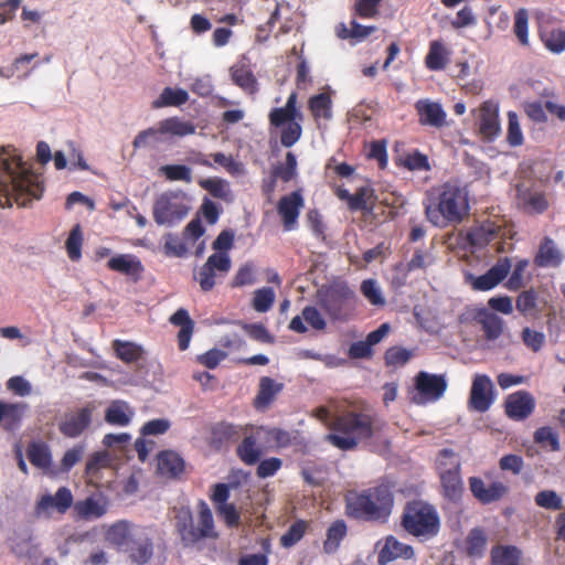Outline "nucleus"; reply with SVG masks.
Here are the masks:
<instances>
[{
  "label": "nucleus",
  "instance_id": "17",
  "mask_svg": "<svg viewBox=\"0 0 565 565\" xmlns=\"http://www.w3.org/2000/svg\"><path fill=\"white\" fill-rule=\"evenodd\" d=\"M418 120L422 125L441 128L447 125V113L443 106L430 99H419L415 103Z\"/></svg>",
  "mask_w": 565,
  "mask_h": 565
},
{
  "label": "nucleus",
  "instance_id": "58",
  "mask_svg": "<svg viewBox=\"0 0 565 565\" xmlns=\"http://www.w3.org/2000/svg\"><path fill=\"white\" fill-rule=\"evenodd\" d=\"M300 121L301 120H294L284 126L281 136H280V141H281L282 146L291 147L300 139V136H301Z\"/></svg>",
  "mask_w": 565,
  "mask_h": 565
},
{
  "label": "nucleus",
  "instance_id": "32",
  "mask_svg": "<svg viewBox=\"0 0 565 565\" xmlns=\"http://www.w3.org/2000/svg\"><path fill=\"white\" fill-rule=\"evenodd\" d=\"M189 100V94L182 88L166 87L159 97L152 102L153 108L181 106Z\"/></svg>",
  "mask_w": 565,
  "mask_h": 565
},
{
  "label": "nucleus",
  "instance_id": "7",
  "mask_svg": "<svg viewBox=\"0 0 565 565\" xmlns=\"http://www.w3.org/2000/svg\"><path fill=\"white\" fill-rule=\"evenodd\" d=\"M403 526L413 536L427 541L439 532L438 512L433 505L423 501L409 503L404 511Z\"/></svg>",
  "mask_w": 565,
  "mask_h": 565
},
{
  "label": "nucleus",
  "instance_id": "63",
  "mask_svg": "<svg viewBox=\"0 0 565 565\" xmlns=\"http://www.w3.org/2000/svg\"><path fill=\"white\" fill-rule=\"evenodd\" d=\"M216 511L228 526L234 527L239 525L241 515L233 503L217 505Z\"/></svg>",
  "mask_w": 565,
  "mask_h": 565
},
{
  "label": "nucleus",
  "instance_id": "50",
  "mask_svg": "<svg viewBox=\"0 0 565 565\" xmlns=\"http://www.w3.org/2000/svg\"><path fill=\"white\" fill-rule=\"evenodd\" d=\"M534 501L537 507L546 510H561L563 508V499L554 490H543L537 492Z\"/></svg>",
  "mask_w": 565,
  "mask_h": 565
},
{
  "label": "nucleus",
  "instance_id": "3",
  "mask_svg": "<svg viewBox=\"0 0 565 565\" xmlns=\"http://www.w3.org/2000/svg\"><path fill=\"white\" fill-rule=\"evenodd\" d=\"M468 211L469 203L466 191L450 183L440 186L425 204L427 220L438 227L460 223Z\"/></svg>",
  "mask_w": 565,
  "mask_h": 565
},
{
  "label": "nucleus",
  "instance_id": "57",
  "mask_svg": "<svg viewBox=\"0 0 565 565\" xmlns=\"http://www.w3.org/2000/svg\"><path fill=\"white\" fill-rule=\"evenodd\" d=\"M529 15L526 10L520 9L514 17V32L522 44L529 43Z\"/></svg>",
  "mask_w": 565,
  "mask_h": 565
},
{
  "label": "nucleus",
  "instance_id": "41",
  "mask_svg": "<svg viewBox=\"0 0 565 565\" xmlns=\"http://www.w3.org/2000/svg\"><path fill=\"white\" fill-rule=\"evenodd\" d=\"M28 457L31 463L44 471L52 465V456L49 448L42 444H32L28 449Z\"/></svg>",
  "mask_w": 565,
  "mask_h": 565
},
{
  "label": "nucleus",
  "instance_id": "44",
  "mask_svg": "<svg viewBox=\"0 0 565 565\" xmlns=\"http://www.w3.org/2000/svg\"><path fill=\"white\" fill-rule=\"evenodd\" d=\"M159 173L166 177L169 181H181L184 183H191L192 169L184 164H166L159 168Z\"/></svg>",
  "mask_w": 565,
  "mask_h": 565
},
{
  "label": "nucleus",
  "instance_id": "18",
  "mask_svg": "<svg viewBox=\"0 0 565 565\" xmlns=\"http://www.w3.org/2000/svg\"><path fill=\"white\" fill-rule=\"evenodd\" d=\"M303 206V199L298 191L282 196L278 203V214L280 215L286 231H292L297 226V220L300 210Z\"/></svg>",
  "mask_w": 565,
  "mask_h": 565
},
{
  "label": "nucleus",
  "instance_id": "45",
  "mask_svg": "<svg viewBox=\"0 0 565 565\" xmlns=\"http://www.w3.org/2000/svg\"><path fill=\"white\" fill-rule=\"evenodd\" d=\"M276 299L275 291L270 287H263L254 291L252 307L257 312H267Z\"/></svg>",
  "mask_w": 565,
  "mask_h": 565
},
{
  "label": "nucleus",
  "instance_id": "13",
  "mask_svg": "<svg viewBox=\"0 0 565 565\" xmlns=\"http://www.w3.org/2000/svg\"><path fill=\"white\" fill-rule=\"evenodd\" d=\"M95 409V405L88 404L66 414L58 424L60 431L70 438L78 437L89 427Z\"/></svg>",
  "mask_w": 565,
  "mask_h": 565
},
{
  "label": "nucleus",
  "instance_id": "55",
  "mask_svg": "<svg viewBox=\"0 0 565 565\" xmlns=\"http://www.w3.org/2000/svg\"><path fill=\"white\" fill-rule=\"evenodd\" d=\"M83 236L81 232L79 225H76L71 231L67 239H66V250L68 257L72 260H78L81 258V249H82Z\"/></svg>",
  "mask_w": 565,
  "mask_h": 565
},
{
  "label": "nucleus",
  "instance_id": "54",
  "mask_svg": "<svg viewBox=\"0 0 565 565\" xmlns=\"http://www.w3.org/2000/svg\"><path fill=\"white\" fill-rule=\"evenodd\" d=\"M129 534L130 529L128 523L118 522L108 529L106 533V540L114 545L122 546L126 543Z\"/></svg>",
  "mask_w": 565,
  "mask_h": 565
},
{
  "label": "nucleus",
  "instance_id": "38",
  "mask_svg": "<svg viewBox=\"0 0 565 565\" xmlns=\"http://www.w3.org/2000/svg\"><path fill=\"white\" fill-rule=\"evenodd\" d=\"M168 140L167 135L160 129V121L146 130L140 131L134 139L132 146L138 149L147 146H157Z\"/></svg>",
  "mask_w": 565,
  "mask_h": 565
},
{
  "label": "nucleus",
  "instance_id": "52",
  "mask_svg": "<svg viewBox=\"0 0 565 565\" xmlns=\"http://www.w3.org/2000/svg\"><path fill=\"white\" fill-rule=\"evenodd\" d=\"M361 292L374 306H383L385 299L382 289L374 279H366L361 284Z\"/></svg>",
  "mask_w": 565,
  "mask_h": 565
},
{
  "label": "nucleus",
  "instance_id": "34",
  "mask_svg": "<svg viewBox=\"0 0 565 565\" xmlns=\"http://www.w3.org/2000/svg\"><path fill=\"white\" fill-rule=\"evenodd\" d=\"M114 458L107 450L93 452L86 462V475L89 478H97L103 469L110 468L113 466Z\"/></svg>",
  "mask_w": 565,
  "mask_h": 565
},
{
  "label": "nucleus",
  "instance_id": "10",
  "mask_svg": "<svg viewBox=\"0 0 565 565\" xmlns=\"http://www.w3.org/2000/svg\"><path fill=\"white\" fill-rule=\"evenodd\" d=\"M438 467L444 495L451 501L460 499L463 487L459 472V462L452 450L444 449L439 454Z\"/></svg>",
  "mask_w": 565,
  "mask_h": 565
},
{
  "label": "nucleus",
  "instance_id": "61",
  "mask_svg": "<svg viewBox=\"0 0 565 565\" xmlns=\"http://www.w3.org/2000/svg\"><path fill=\"white\" fill-rule=\"evenodd\" d=\"M412 358V352L405 348L394 347L386 351L385 360L388 365L402 366Z\"/></svg>",
  "mask_w": 565,
  "mask_h": 565
},
{
  "label": "nucleus",
  "instance_id": "37",
  "mask_svg": "<svg viewBox=\"0 0 565 565\" xmlns=\"http://www.w3.org/2000/svg\"><path fill=\"white\" fill-rule=\"evenodd\" d=\"M492 565H519L521 551L514 546H495L491 551Z\"/></svg>",
  "mask_w": 565,
  "mask_h": 565
},
{
  "label": "nucleus",
  "instance_id": "59",
  "mask_svg": "<svg viewBox=\"0 0 565 565\" xmlns=\"http://www.w3.org/2000/svg\"><path fill=\"white\" fill-rule=\"evenodd\" d=\"M306 531V523L302 521L294 523L288 531L281 536L280 543L284 547H291L299 542Z\"/></svg>",
  "mask_w": 565,
  "mask_h": 565
},
{
  "label": "nucleus",
  "instance_id": "28",
  "mask_svg": "<svg viewBox=\"0 0 565 565\" xmlns=\"http://www.w3.org/2000/svg\"><path fill=\"white\" fill-rule=\"evenodd\" d=\"M108 267L127 276H138L142 271L140 260L130 254H119L108 260Z\"/></svg>",
  "mask_w": 565,
  "mask_h": 565
},
{
  "label": "nucleus",
  "instance_id": "12",
  "mask_svg": "<svg viewBox=\"0 0 565 565\" xmlns=\"http://www.w3.org/2000/svg\"><path fill=\"white\" fill-rule=\"evenodd\" d=\"M74 502L71 490L66 487L57 489L55 494L44 493L36 501L34 511L39 518H51L53 513L64 514Z\"/></svg>",
  "mask_w": 565,
  "mask_h": 565
},
{
  "label": "nucleus",
  "instance_id": "48",
  "mask_svg": "<svg viewBox=\"0 0 565 565\" xmlns=\"http://www.w3.org/2000/svg\"><path fill=\"white\" fill-rule=\"evenodd\" d=\"M281 383H277L270 377H263L259 383L257 403L260 405L269 404L274 399V397L281 391Z\"/></svg>",
  "mask_w": 565,
  "mask_h": 565
},
{
  "label": "nucleus",
  "instance_id": "24",
  "mask_svg": "<svg viewBox=\"0 0 565 565\" xmlns=\"http://www.w3.org/2000/svg\"><path fill=\"white\" fill-rule=\"evenodd\" d=\"M134 415L135 411L127 402L115 399L105 411V420L113 426L126 427L131 423Z\"/></svg>",
  "mask_w": 565,
  "mask_h": 565
},
{
  "label": "nucleus",
  "instance_id": "23",
  "mask_svg": "<svg viewBox=\"0 0 565 565\" xmlns=\"http://www.w3.org/2000/svg\"><path fill=\"white\" fill-rule=\"evenodd\" d=\"M413 555L414 551L411 545L397 541L394 536H388L379 552V564L386 565L397 558L408 559Z\"/></svg>",
  "mask_w": 565,
  "mask_h": 565
},
{
  "label": "nucleus",
  "instance_id": "49",
  "mask_svg": "<svg viewBox=\"0 0 565 565\" xmlns=\"http://www.w3.org/2000/svg\"><path fill=\"white\" fill-rule=\"evenodd\" d=\"M257 267L253 263H245L238 268L234 277L233 286L243 287L254 285L257 281Z\"/></svg>",
  "mask_w": 565,
  "mask_h": 565
},
{
  "label": "nucleus",
  "instance_id": "53",
  "mask_svg": "<svg viewBox=\"0 0 565 565\" xmlns=\"http://www.w3.org/2000/svg\"><path fill=\"white\" fill-rule=\"evenodd\" d=\"M508 135L507 140L510 146L518 147L523 143V132L519 122V117L514 111L508 113Z\"/></svg>",
  "mask_w": 565,
  "mask_h": 565
},
{
  "label": "nucleus",
  "instance_id": "16",
  "mask_svg": "<svg viewBox=\"0 0 565 565\" xmlns=\"http://www.w3.org/2000/svg\"><path fill=\"white\" fill-rule=\"evenodd\" d=\"M469 487L473 497L483 504L499 501L508 493V487L501 481H494L490 484L479 477L469 478Z\"/></svg>",
  "mask_w": 565,
  "mask_h": 565
},
{
  "label": "nucleus",
  "instance_id": "62",
  "mask_svg": "<svg viewBox=\"0 0 565 565\" xmlns=\"http://www.w3.org/2000/svg\"><path fill=\"white\" fill-rule=\"evenodd\" d=\"M152 553V543L147 537L137 543L135 547H131V557L139 564L147 563L151 558Z\"/></svg>",
  "mask_w": 565,
  "mask_h": 565
},
{
  "label": "nucleus",
  "instance_id": "35",
  "mask_svg": "<svg viewBox=\"0 0 565 565\" xmlns=\"http://www.w3.org/2000/svg\"><path fill=\"white\" fill-rule=\"evenodd\" d=\"M519 203L526 210L535 213H541L547 207V201L545 196L537 191L518 189Z\"/></svg>",
  "mask_w": 565,
  "mask_h": 565
},
{
  "label": "nucleus",
  "instance_id": "1",
  "mask_svg": "<svg viewBox=\"0 0 565 565\" xmlns=\"http://www.w3.org/2000/svg\"><path fill=\"white\" fill-rule=\"evenodd\" d=\"M42 181L24 163L8 152L0 153V206H28L42 195Z\"/></svg>",
  "mask_w": 565,
  "mask_h": 565
},
{
  "label": "nucleus",
  "instance_id": "51",
  "mask_svg": "<svg viewBox=\"0 0 565 565\" xmlns=\"http://www.w3.org/2000/svg\"><path fill=\"white\" fill-rule=\"evenodd\" d=\"M238 455L248 465H253L259 459L262 451L256 447L254 437L248 436L243 439L238 447Z\"/></svg>",
  "mask_w": 565,
  "mask_h": 565
},
{
  "label": "nucleus",
  "instance_id": "22",
  "mask_svg": "<svg viewBox=\"0 0 565 565\" xmlns=\"http://www.w3.org/2000/svg\"><path fill=\"white\" fill-rule=\"evenodd\" d=\"M305 321L312 329L318 331L324 330L327 327V321L321 312L313 306H307L302 309L300 316L292 318L289 323V329L298 333H305L307 331Z\"/></svg>",
  "mask_w": 565,
  "mask_h": 565
},
{
  "label": "nucleus",
  "instance_id": "46",
  "mask_svg": "<svg viewBox=\"0 0 565 565\" xmlns=\"http://www.w3.org/2000/svg\"><path fill=\"white\" fill-rule=\"evenodd\" d=\"M114 348L117 356L126 363L136 362L142 355V348L132 342L116 340Z\"/></svg>",
  "mask_w": 565,
  "mask_h": 565
},
{
  "label": "nucleus",
  "instance_id": "39",
  "mask_svg": "<svg viewBox=\"0 0 565 565\" xmlns=\"http://www.w3.org/2000/svg\"><path fill=\"white\" fill-rule=\"evenodd\" d=\"M26 409L23 403H3L2 402V425L7 429L15 428L21 422Z\"/></svg>",
  "mask_w": 565,
  "mask_h": 565
},
{
  "label": "nucleus",
  "instance_id": "5",
  "mask_svg": "<svg viewBox=\"0 0 565 565\" xmlns=\"http://www.w3.org/2000/svg\"><path fill=\"white\" fill-rule=\"evenodd\" d=\"M175 529L185 545H192L201 540L216 539L212 510L205 501L200 500L196 513L193 515L189 508H180L175 515Z\"/></svg>",
  "mask_w": 565,
  "mask_h": 565
},
{
  "label": "nucleus",
  "instance_id": "30",
  "mask_svg": "<svg viewBox=\"0 0 565 565\" xmlns=\"http://www.w3.org/2000/svg\"><path fill=\"white\" fill-rule=\"evenodd\" d=\"M563 262V254L551 238H545L540 246L535 263L542 267H557Z\"/></svg>",
  "mask_w": 565,
  "mask_h": 565
},
{
  "label": "nucleus",
  "instance_id": "20",
  "mask_svg": "<svg viewBox=\"0 0 565 565\" xmlns=\"http://www.w3.org/2000/svg\"><path fill=\"white\" fill-rule=\"evenodd\" d=\"M535 406L533 396L524 391L511 394L505 402V412L510 418L521 420L532 414Z\"/></svg>",
  "mask_w": 565,
  "mask_h": 565
},
{
  "label": "nucleus",
  "instance_id": "43",
  "mask_svg": "<svg viewBox=\"0 0 565 565\" xmlns=\"http://www.w3.org/2000/svg\"><path fill=\"white\" fill-rule=\"evenodd\" d=\"M199 184L210 192L211 195L222 199V200H231L232 192L230 189V184L227 181L220 178H207L201 179Z\"/></svg>",
  "mask_w": 565,
  "mask_h": 565
},
{
  "label": "nucleus",
  "instance_id": "56",
  "mask_svg": "<svg viewBox=\"0 0 565 565\" xmlns=\"http://www.w3.org/2000/svg\"><path fill=\"white\" fill-rule=\"evenodd\" d=\"M543 42L547 50L553 53H562L565 51V31L553 30L543 35Z\"/></svg>",
  "mask_w": 565,
  "mask_h": 565
},
{
  "label": "nucleus",
  "instance_id": "47",
  "mask_svg": "<svg viewBox=\"0 0 565 565\" xmlns=\"http://www.w3.org/2000/svg\"><path fill=\"white\" fill-rule=\"evenodd\" d=\"M499 228L491 223L483 224L475 228L469 234V239L472 245L483 246L498 236Z\"/></svg>",
  "mask_w": 565,
  "mask_h": 565
},
{
  "label": "nucleus",
  "instance_id": "40",
  "mask_svg": "<svg viewBox=\"0 0 565 565\" xmlns=\"http://www.w3.org/2000/svg\"><path fill=\"white\" fill-rule=\"evenodd\" d=\"M448 63V51L443 43L434 41L430 43L429 52L426 56V65L429 70L439 71L446 67Z\"/></svg>",
  "mask_w": 565,
  "mask_h": 565
},
{
  "label": "nucleus",
  "instance_id": "19",
  "mask_svg": "<svg viewBox=\"0 0 565 565\" xmlns=\"http://www.w3.org/2000/svg\"><path fill=\"white\" fill-rule=\"evenodd\" d=\"M511 269V263L509 258L500 259L491 269L484 275L471 278V285L473 289L487 291L494 288L500 281H502Z\"/></svg>",
  "mask_w": 565,
  "mask_h": 565
},
{
  "label": "nucleus",
  "instance_id": "64",
  "mask_svg": "<svg viewBox=\"0 0 565 565\" xmlns=\"http://www.w3.org/2000/svg\"><path fill=\"white\" fill-rule=\"evenodd\" d=\"M131 440L128 433L106 434L103 438V445L107 448L124 450Z\"/></svg>",
  "mask_w": 565,
  "mask_h": 565
},
{
  "label": "nucleus",
  "instance_id": "33",
  "mask_svg": "<svg viewBox=\"0 0 565 565\" xmlns=\"http://www.w3.org/2000/svg\"><path fill=\"white\" fill-rule=\"evenodd\" d=\"M231 77L233 82L242 89L254 94L257 89L256 79L252 71L244 64H236L231 67Z\"/></svg>",
  "mask_w": 565,
  "mask_h": 565
},
{
  "label": "nucleus",
  "instance_id": "29",
  "mask_svg": "<svg viewBox=\"0 0 565 565\" xmlns=\"http://www.w3.org/2000/svg\"><path fill=\"white\" fill-rule=\"evenodd\" d=\"M158 471L164 477H177L183 471L184 462L179 454L167 450L158 455Z\"/></svg>",
  "mask_w": 565,
  "mask_h": 565
},
{
  "label": "nucleus",
  "instance_id": "36",
  "mask_svg": "<svg viewBox=\"0 0 565 565\" xmlns=\"http://www.w3.org/2000/svg\"><path fill=\"white\" fill-rule=\"evenodd\" d=\"M487 535L479 527L472 529L467 535L465 542V551L471 557H480L483 555L487 546Z\"/></svg>",
  "mask_w": 565,
  "mask_h": 565
},
{
  "label": "nucleus",
  "instance_id": "15",
  "mask_svg": "<svg viewBox=\"0 0 565 565\" xmlns=\"http://www.w3.org/2000/svg\"><path fill=\"white\" fill-rule=\"evenodd\" d=\"M478 128L480 135L487 140H493L501 132L499 106L497 103L484 102L478 109Z\"/></svg>",
  "mask_w": 565,
  "mask_h": 565
},
{
  "label": "nucleus",
  "instance_id": "26",
  "mask_svg": "<svg viewBox=\"0 0 565 565\" xmlns=\"http://www.w3.org/2000/svg\"><path fill=\"white\" fill-rule=\"evenodd\" d=\"M160 129L168 139L183 138L195 134V125L178 116L160 120Z\"/></svg>",
  "mask_w": 565,
  "mask_h": 565
},
{
  "label": "nucleus",
  "instance_id": "60",
  "mask_svg": "<svg viewBox=\"0 0 565 565\" xmlns=\"http://www.w3.org/2000/svg\"><path fill=\"white\" fill-rule=\"evenodd\" d=\"M534 440L543 446H550L552 450L559 449L557 434L551 427H541L535 431Z\"/></svg>",
  "mask_w": 565,
  "mask_h": 565
},
{
  "label": "nucleus",
  "instance_id": "9",
  "mask_svg": "<svg viewBox=\"0 0 565 565\" xmlns=\"http://www.w3.org/2000/svg\"><path fill=\"white\" fill-rule=\"evenodd\" d=\"M447 379L443 374L418 372L414 380L411 399L416 405H425L440 399L447 390Z\"/></svg>",
  "mask_w": 565,
  "mask_h": 565
},
{
  "label": "nucleus",
  "instance_id": "25",
  "mask_svg": "<svg viewBox=\"0 0 565 565\" xmlns=\"http://www.w3.org/2000/svg\"><path fill=\"white\" fill-rule=\"evenodd\" d=\"M297 95L291 93L286 102V105L280 108H274L269 113V121L275 127L285 126L294 120H302V114L297 108Z\"/></svg>",
  "mask_w": 565,
  "mask_h": 565
},
{
  "label": "nucleus",
  "instance_id": "8",
  "mask_svg": "<svg viewBox=\"0 0 565 565\" xmlns=\"http://www.w3.org/2000/svg\"><path fill=\"white\" fill-rule=\"evenodd\" d=\"M318 300L324 312L337 321L348 319L353 308L355 294L344 282H334L318 291Z\"/></svg>",
  "mask_w": 565,
  "mask_h": 565
},
{
  "label": "nucleus",
  "instance_id": "2",
  "mask_svg": "<svg viewBox=\"0 0 565 565\" xmlns=\"http://www.w3.org/2000/svg\"><path fill=\"white\" fill-rule=\"evenodd\" d=\"M315 416L333 430L326 439L342 450L353 449L373 435V423L366 414L349 413L330 420L329 411L321 406L315 411Z\"/></svg>",
  "mask_w": 565,
  "mask_h": 565
},
{
  "label": "nucleus",
  "instance_id": "6",
  "mask_svg": "<svg viewBox=\"0 0 565 565\" xmlns=\"http://www.w3.org/2000/svg\"><path fill=\"white\" fill-rule=\"evenodd\" d=\"M192 199L182 190L162 192L153 203L152 215L160 226L172 227L188 216Z\"/></svg>",
  "mask_w": 565,
  "mask_h": 565
},
{
  "label": "nucleus",
  "instance_id": "31",
  "mask_svg": "<svg viewBox=\"0 0 565 565\" xmlns=\"http://www.w3.org/2000/svg\"><path fill=\"white\" fill-rule=\"evenodd\" d=\"M309 108L319 125L322 120L329 121L332 118V100L327 93L312 96L309 99Z\"/></svg>",
  "mask_w": 565,
  "mask_h": 565
},
{
  "label": "nucleus",
  "instance_id": "4",
  "mask_svg": "<svg viewBox=\"0 0 565 565\" xmlns=\"http://www.w3.org/2000/svg\"><path fill=\"white\" fill-rule=\"evenodd\" d=\"M348 514L367 521H385L392 512L393 495L385 486L345 495Z\"/></svg>",
  "mask_w": 565,
  "mask_h": 565
},
{
  "label": "nucleus",
  "instance_id": "42",
  "mask_svg": "<svg viewBox=\"0 0 565 565\" xmlns=\"http://www.w3.org/2000/svg\"><path fill=\"white\" fill-rule=\"evenodd\" d=\"M347 534V525L343 521L339 520L333 522L328 531L327 539L323 543V550L326 553H333L338 550L340 542Z\"/></svg>",
  "mask_w": 565,
  "mask_h": 565
},
{
  "label": "nucleus",
  "instance_id": "27",
  "mask_svg": "<svg viewBox=\"0 0 565 565\" xmlns=\"http://www.w3.org/2000/svg\"><path fill=\"white\" fill-rule=\"evenodd\" d=\"M475 319L481 324L487 339L495 340L501 335L503 331V320L493 312L486 308L478 309Z\"/></svg>",
  "mask_w": 565,
  "mask_h": 565
},
{
  "label": "nucleus",
  "instance_id": "11",
  "mask_svg": "<svg viewBox=\"0 0 565 565\" xmlns=\"http://www.w3.org/2000/svg\"><path fill=\"white\" fill-rule=\"evenodd\" d=\"M231 258L226 253L212 254L195 274V280L203 291H210L216 284L217 273L225 275L231 269Z\"/></svg>",
  "mask_w": 565,
  "mask_h": 565
},
{
  "label": "nucleus",
  "instance_id": "21",
  "mask_svg": "<svg viewBox=\"0 0 565 565\" xmlns=\"http://www.w3.org/2000/svg\"><path fill=\"white\" fill-rule=\"evenodd\" d=\"M108 502L102 495L88 497L74 504V512L77 519L94 521L106 514Z\"/></svg>",
  "mask_w": 565,
  "mask_h": 565
},
{
  "label": "nucleus",
  "instance_id": "14",
  "mask_svg": "<svg viewBox=\"0 0 565 565\" xmlns=\"http://www.w3.org/2000/svg\"><path fill=\"white\" fill-rule=\"evenodd\" d=\"M493 402L492 381L488 375L477 374L471 385L470 406L477 412L484 413L490 408Z\"/></svg>",
  "mask_w": 565,
  "mask_h": 565
}]
</instances>
